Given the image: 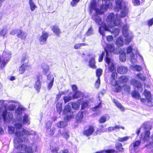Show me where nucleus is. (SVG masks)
Wrapping results in <instances>:
<instances>
[{
	"instance_id": "obj_41",
	"label": "nucleus",
	"mask_w": 153,
	"mask_h": 153,
	"mask_svg": "<svg viewBox=\"0 0 153 153\" xmlns=\"http://www.w3.org/2000/svg\"><path fill=\"white\" fill-rule=\"evenodd\" d=\"M19 144H18V146L16 147L15 146V144H14V146L17 149H19L20 150H21V151H23L25 150H26V146L25 145H20Z\"/></svg>"
},
{
	"instance_id": "obj_59",
	"label": "nucleus",
	"mask_w": 153,
	"mask_h": 153,
	"mask_svg": "<svg viewBox=\"0 0 153 153\" xmlns=\"http://www.w3.org/2000/svg\"><path fill=\"white\" fill-rule=\"evenodd\" d=\"M100 78H97V80L96 81L95 83V86L96 88H98L100 85Z\"/></svg>"
},
{
	"instance_id": "obj_17",
	"label": "nucleus",
	"mask_w": 153,
	"mask_h": 153,
	"mask_svg": "<svg viewBox=\"0 0 153 153\" xmlns=\"http://www.w3.org/2000/svg\"><path fill=\"white\" fill-rule=\"evenodd\" d=\"M131 84L134 86L137 87L138 88L140 89L141 88V91H142V85L139 81L133 79L131 80Z\"/></svg>"
},
{
	"instance_id": "obj_14",
	"label": "nucleus",
	"mask_w": 153,
	"mask_h": 153,
	"mask_svg": "<svg viewBox=\"0 0 153 153\" xmlns=\"http://www.w3.org/2000/svg\"><path fill=\"white\" fill-rule=\"evenodd\" d=\"M7 102V101L0 100V112L1 113L6 110Z\"/></svg>"
},
{
	"instance_id": "obj_54",
	"label": "nucleus",
	"mask_w": 153,
	"mask_h": 153,
	"mask_svg": "<svg viewBox=\"0 0 153 153\" xmlns=\"http://www.w3.org/2000/svg\"><path fill=\"white\" fill-rule=\"evenodd\" d=\"M54 81V77H53L51 79V81L48 82V88L49 90H50L52 88L53 85Z\"/></svg>"
},
{
	"instance_id": "obj_28",
	"label": "nucleus",
	"mask_w": 153,
	"mask_h": 153,
	"mask_svg": "<svg viewBox=\"0 0 153 153\" xmlns=\"http://www.w3.org/2000/svg\"><path fill=\"white\" fill-rule=\"evenodd\" d=\"M27 65L26 63L23 64L19 68V74H23L26 70Z\"/></svg>"
},
{
	"instance_id": "obj_6",
	"label": "nucleus",
	"mask_w": 153,
	"mask_h": 153,
	"mask_svg": "<svg viewBox=\"0 0 153 153\" xmlns=\"http://www.w3.org/2000/svg\"><path fill=\"white\" fill-rule=\"evenodd\" d=\"M143 126L145 129V132L142 133L140 139L144 141H147L149 138L150 135V130L151 129L152 126L149 123H144Z\"/></svg>"
},
{
	"instance_id": "obj_35",
	"label": "nucleus",
	"mask_w": 153,
	"mask_h": 153,
	"mask_svg": "<svg viewBox=\"0 0 153 153\" xmlns=\"http://www.w3.org/2000/svg\"><path fill=\"white\" fill-rule=\"evenodd\" d=\"M83 94L79 91H77L75 92L73 95V98L76 99L79 97H82Z\"/></svg>"
},
{
	"instance_id": "obj_57",
	"label": "nucleus",
	"mask_w": 153,
	"mask_h": 153,
	"mask_svg": "<svg viewBox=\"0 0 153 153\" xmlns=\"http://www.w3.org/2000/svg\"><path fill=\"white\" fill-rule=\"evenodd\" d=\"M137 76L138 77V78L141 80L144 81L146 79V75H144L142 74H138L137 75Z\"/></svg>"
},
{
	"instance_id": "obj_11",
	"label": "nucleus",
	"mask_w": 153,
	"mask_h": 153,
	"mask_svg": "<svg viewBox=\"0 0 153 153\" xmlns=\"http://www.w3.org/2000/svg\"><path fill=\"white\" fill-rule=\"evenodd\" d=\"M71 108L70 105H67L65 106L64 110L63 113L65 114H67V115L64 118V120H69L74 118V115H71Z\"/></svg>"
},
{
	"instance_id": "obj_31",
	"label": "nucleus",
	"mask_w": 153,
	"mask_h": 153,
	"mask_svg": "<svg viewBox=\"0 0 153 153\" xmlns=\"http://www.w3.org/2000/svg\"><path fill=\"white\" fill-rule=\"evenodd\" d=\"M25 108L22 106H19L16 110V114L20 117L22 115V111L24 110Z\"/></svg>"
},
{
	"instance_id": "obj_15",
	"label": "nucleus",
	"mask_w": 153,
	"mask_h": 153,
	"mask_svg": "<svg viewBox=\"0 0 153 153\" xmlns=\"http://www.w3.org/2000/svg\"><path fill=\"white\" fill-rule=\"evenodd\" d=\"M22 121V123L24 125H29L30 123V122L29 121V119L28 117V116L27 114H25L24 117L23 121H22V118L19 117L18 122L17 123H21V121Z\"/></svg>"
},
{
	"instance_id": "obj_38",
	"label": "nucleus",
	"mask_w": 153,
	"mask_h": 153,
	"mask_svg": "<svg viewBox=\"0 0 153 153\" xmlns=\"http://www.w3.org/2000/svg\"><path fill=\"white\" fill-rule=\"evenodd\" d=\"M131 95L132 97L135 99H140V96L138 92L135 91L132 92Z\"/></svg>"
},
{
	"instance_id": "obj_5",
	"label": "nucleus",
	"mask_w": 153,
	"mask_h": 153,
	"mask_svg": "<svg viewBox=\"0 0 153 153\" xmlns=\"http://www.w3.org/2000/svg\"><path fill=\"white\" fill-rule=\"evenodd\" d=\"M121 16H119L118 14L115 15L113 13L108 14L106 19V21L109 23L112 26H117L119 25L120 22V19Z\"/></svg>"
},
{
	"instance_id": "obj_19",
	"label": "nucleus",
	"mask_w": 153,
	"mask_h": 153,
	"mask_svg": "<svg viewBox=\"0 0 153 153\" xmlns=\"http://www.w3.org/2000/svg\"><path fill=\"white\" fill-rule=\"evenodd\" d=\"M27 34L26 33L21 30H19L18 31L17 36L22 39H26Z\"/></svg>"
},
{
	"instance_id": "obj_20",
	"label": "nucleus",
	"mask_w": 153,
	"mask_h": 153,
	"mask_svg": "<svg viewBox=\"0 0 153 153\" xmlns=\"http://www.w3.org/2000/svg\"><path fill=\"white\" fill-rule=\"evenodd\" d=\"M101 108V102H100L98 105L93 108V111H95V112L94 113V116L99 115L100 114V111L99 110Z\"/></svg>"
},
{
	"instance_id": "obj_23",
	"label": "nucleus",
	"mask_w": 153,
	"mask_h": 153,
	"mask_svg": "<svg viewBox=\"0 0 153 153\" xmlns=\"http://www.w3.org/2000/svg\"><path fill=\"white\" fill-rule=\"evenodd\" d=\"M7 102L8 103V106H7V109H8L9 110L11 111H13L14 110V109L15 108L16 106L12 104H10V103H16V101H13L12 100H10L9 101H7Z\"/></svg>"
},
{
	"instance_id": "obj_45",
	"label": "nucleus",
	"mask_w": 153,
	"mask_h": 153,
	"mask_svg": "<svg viewBox=\"0 0 153 153\" xmlns=\"http://www.w3.org/2000/svg\"><path fill=\"white\" fill-rule=\"evenodd\" d=\"M120 59L122 62H124L126 59V53L124 52H122L120 55Z\"/></svg>"
},
{
	"instance_id": "obj_53",
	"label": "nucleus",
	"mask_w": 153,
	"mask_h": 153,
	"mask_svg": "<svg viewBox=\"0 0 153 153\" xmlns=\"http://www.w3.org/2000/svg\"><path fill=\"white\" fill-rule=\"evenodd\" d=\"M69 133L68 130L65 129L64 132L62 133V135L66 139L69 137Z\"/></svg>"
},
{
	"instance_id": "obj_52",
	"label": "nucleus",
	"mask_w": 153,
	"mask_h": 153,
	"mask_svg": "<svg viewBox=\"0 0 153 153\" xmlns=\"http://www.w3.org/2000/svg\"><path fill=\"white\" fill-rule=\"evenodd\" d=\"M129 138V137L128 136H126L124 137H119L118 140L120 142H123L126 141L128 140Z\"/></svg>"
},
{
	"instance_id": "obj_9",
	"label": "nucleus",
	"mask_w": 153,
	"mask_h": 153,
	"mask_svg": "<svg viewBox=\"0 0 153 153\" xmlns=\"http://www.w3.org/2000/svg\"><path fill=\"white\" fill-rule=\"evenodd\" d=\"M10 54L4 52L2 56H0V68L2 69L10 58Z\"/></svg>"
},
{
	"instance_id": "obj_55",
	"label": "nucleus",
	"mask_w": 153,
	"mask_h": 153,
	"mask_svg": "<svg viewBox=\"0 0 153 153\" xmlns=\"http://www.w3.org/2000/svg\"><path fill=\"white\" fill-rule=\"evenodd\" d=\"M122 89H123L125 91L128 92L130 91V87L128 85H125L123 86Z\"/></svg>"
},
{
	"instance_id": "obj_1",
	"label": "nucleus",
	"mask_w": 153,
	"mask_h": 153,
	"mask_svg": "<svg viewBox=\"0 0 153 153\" xmlns=\"http://www.w3.org/2000/svg\"><path fill=\"white\" fill-rule=\"evenodd\" d=\"M106 52V56L105 60L108 65V70L110 72H113L115 70V64L114 61L110 58L111 53L114 54H118L119 51L117 48H115L113 44H107L104 48Z\"/></svg>"
},
{
	"instance_id": "obj_18",
	"label": "nucleus",
	"mask_w": 153,
	"mask_h": 153,
	"mask_svg": "<svg viewBox=\"0 0 153 153\" xmlns=\"http://www.w3.org/2000/svg\"><path fill=\"white\" fill-rule=\"evenodd\" d=\"M131 84L134 86L137 87L138 88L140 89L141 88V91H142V85L139 81L133 79L131 80Z\"/></svg>"
},
{
	"instance_id": "obj_26",
	"label": "nucleus",
	"mask_w": 153,
	"mask_h": 153,
	"mask_svg": "<svg viewBox=\"0 0 153 153\" xmlns=\"http://www.w3.org/2000/svg\"><path fill=\"white\" fill-rule=\"evenodd\" d=\"M83 117L82 112H79L76 117V119L77 122L78 123H81Z\"/></svg>"
},
{
	"instance_id": "obj_44",
	"label": "nucleus",
	"mask_w": 153,
	"mask_h": 153,
	"mask_svg": "<svg viewBox=\"0 0 153 153\" xmlns=\"http://www.w3.org/2000/svg\"><path fill=\"white\" fill-rule=\"evenodd\" d=\"M56 108L57 111L59 114L60 113L62 109V104L61 102H58L56 105Z\"/></svg>"
},
{
	"instance_id": "obj_30",
	"label": "nucleus",
	"mask_w": 153,
	"mask_h": 153,
	"mask_svg": "<svg viewBox=\"0 0 153 153\" xmlns=\"http://www.w3.org/2000/svg\"><path fill=\"white\" fill-rule=\"evenodd\" d=\"M123 39L121 36H120L118 38L116 42V45L119 46H122L123 45Z\"/></svg>"
},
{
	"instance_id": "obj_42",
	"label": "nucleus",
	"mask_w": 153,
	"mask_h": 153,
	"mask_svg": "<svg viewBox=\"0 0 153 153\" xmlns=\"http://www.w3.org/2000/svg\"><path fill=\"white\" fill-rule=\"evenodd\" d=\"M141 143L140 141H136L133 142L131 145L135 149H137L140 145Z\"/></svg>"
},
{
	"instance_id": "obj_7",
	"label": "nucleus",
	"mask_w": 153,
	"mask_h": 153,
	"mask_svg": "<svg viewBox=\"0 0 153 153\" xmlns=\"http://www.w3.org/2000/svg\"><path fill=\"white\" fill-rule=\"evenodd\" d=\"M114 71L112 72V73L110 79V82L112 85H115L113 89V90L115 92H120L122 88L118 85L119 82L115 79V76H117V73L116 72Z\"/></svg>"
},
{
	"instance_id": "obj_40",
	"label": "nucleus",
	"mask_w": 153,
	"mask_h": 153,
	"mask_svg": "<svg viewBox=\"0 0 153 153\" xmlns=\"http://www.w3.org/2000/svg\"><path fill=\"white\" fill-rule=\"evenodd\" d=\"M131 68L132 70H136L137 71H140L142 70L141 67L137 65H131Z\"/></svg>"
},
{
	"instance_id": "obj_56",
	"label": "nucleus",
	"mask_w": 153,
	"mask_h": 153,
	"mask_svg": "<svg viewBox=\"0 0 153 153\" xmlns=\"http://www.w3.org/2000/svg\"><path fill=\"white\" fill-rule=\"evenodd\" d=\"M72 98V96L69 95L65 96L64 97L63 99L65 103H66L69 102L71 100Z\"/></svg>"
},
{
	"instance_id": "obj_3",
	"label": "nucleus",
	"mask_w": 153,
	"mask_h": 153,
	"mask_svg": "<svg viewBox=\"0 0 153 153\" xmlns=\"http://www.w3.org/2000/svg\"><path fill=\"white\" fill-rule=\"evenodd\" d=\"M102 1L103 5L101 7V10H99L96 8V1L93 0L90 6L91 10H94L97 14H102L108 8H111L112 7V4L109 0H98V2Z\"/></svg>"
},
{
	"instance_id": "obj_2",
	"label": "nucleus",
	"mask_w": 153,
	"mask_h": 153,
	"mask_svg": "<svg viewBox=\"0 0 153 153\" xmlns=\"http://www.w3.org/2000/svg\"><path fill=\"white\" fill-rule=\"evenodd\" d=\"M21 123H16L15 125L16 129L15 133L16 137L14 140V142L16 147L18 146V144L21 143L23 140L21 138L24 135L28 136L30 135H35L36 132L33 131H29L22 127V121Z\"/></svg>"
},
{
	"instance_id": "obj_50",
	"label": "nucleus",
	"mask_w": 153,
	"mask_h": 153,
	"mask_svg": "<svg viewBox=\"0 0 153 153\" xmlns=\"http://www.w3.org/2000/svg\"><path fill=\"white\" fill-rule=\"evenodd\" d=\"M128 56L129 57V59L130 61L132 64L136 62V58L134 54L132 55L129 56Z\"/></svg>"
},
{
	"instance_id": "obj_58",
	"label": "nucleus",
	"mask_w": 153,
	"mask_h": 153,
	"mask_svg": "<svg viewBox=\"0 0 153 153\" xmlns=\"http://www.w3.org/2000/svg\"><path fill=\"white\" fill-rule=\"evenodd\" d=\"M15 129L13 127L10 126L8 127V132L10 134H13L15 131Z\"/></svg>"
},
{
	"instance_id": "obj_13",
	"label": "nucleus",
	"mask_w": 153,
	"mask_h": 153,
	"mask_svg": "<svg viewBox=\"0 0 153 153\" xmlns=\"http://www.w3.org/2000/svg\"><path fill=\"white\" fill-rule=\"evenodd\" d=\"M48 36V34L47 33L43 32L42 35L39 39V42L40 44L43 45L45 44L46 41L47 39Z\"/></svg>"
},
{
	"instance_id": "obj_49",
	"label": "nucleus",
	"mask_w": 153,
	"mask_h": 153,
	"mask_svg": "<svg viewBox=\"0 0 153 153\" xmlns=\"http://www.w3.org/2000/svg\"><path fill=\"white\" fill-rule=\"evenodd\" d=\"M132 47L131 46H129L127 48L126 51L128 55V56L133 54V53L132 51Z\"/></svg>"
},
{
	"instance_id": "obj_46",
	"label": "nucleus",
	"mask_w": 153,
	"mask_h": 153,
	"mask_svg": "<svg viewBox=\"0 0 153 153\" xmlns=\"http://www.w3.org/2000/svg\"><path fill=\"white\" fill-rule=\"evenodd\" d=\"M128 27L126 25H124L123 27V34L124 37L126 36V34H128Z\"/></svg>"
},
{
	"instance_id": "obj_12",
	"label": "nucleus",
	"mask_w": 153,
	"mask_h": 153,
	"mask_svg": "<svg viewBox=\"0 0 153 153\" xmlns=\"http://www.w3.org/2000/svg\"><path fill=\"white\" fill-rule=\"evenodd\" d=\"M1 116L4 121L9 122L11 121L13 118V113L11 112H7V110L4 111L2 112Z\"/></svg>"
},
{
	"instance_id": "obj_63",
	"label": "nucleus",
	"mask_w": 153,
	"mask_h": 153,
	"mask_svg": "<svg viewBox=\"0 0 153 153\" xmlns=\"http://www.w3.org/2000/svg\"><path fill=\"white\" fill-rule=\"evenodd\" d=\"M51 123L50 121H48L47 123L46 124V128L47 130H48L51 128Z\"/></svg>"
},
{
	"instance_id": "obj_37",
	"label": "nucleus",
	"mask_w": 153,
	"mask_h": 153,
	"mask_svg": "<svg viewBox=\"0 0 153 153\" xmlns=\"http://www.w3.org/2000/svg\"><path fill=\"white\" fill-rule=\"evenodd\" d=\"M29 3L30 10L32 11H34L35 9L36 8V6L35 5L32 0H30Z\"/></svg>"
},
{
	"instance_id": "obj_62",
	"label": "nucleus",
	"mask_w": 153,
	"mask_h": 153,
	"mask_svg": "<svg viewBox=\"0 0 153 153\" xmlns=\"http://www.w3.org/2000/svg\"><path fill=\"white\" fill-rule=\"evenodd\" d=\"M25 151L27 153H32L33 152L32 149L30 147H27Z\"/></svg>"
},
{
	"instance_id": "obj_32",
	"label": "nucleus",
	"mask_w": 153,
	"mask_h": 153,
	"mask_svg": "<svg viewBox=\"0 0 153 153\" xmlns=\"http://www.w3.org/2000/svg\"><path fill=\"white\" fill-rule=\"evenodd\" d=\"M41 67L43 69V72L45 74H46L49 71V67L46 64H42L41 66Z\"/></svg>"
},
{
	"instance_id": "obj_34",
	"label": "nucleus",
	"mask_w": 153,
	"mask_h": 153,
	"mask_svg": "<svg viewBox=\"0 0 153 153\" xmlns=\"http://www.w3.org/2000/svg\"><path fill=\"white\" fill-rule=\"evenodd\" d=\"M126 36L125 37L126 38L125 40V43L126 44H128L130 42L133 38V36L132 34H126Z\"/></svg>"
},
{
	"instance_id": "obj_61",
	"label": "nucleus",
	"mask_w": 153,
	"mask_h": 153,
	"mask_svg": "<svg viewBox=\"0 0 153 153\" xmlns=\"http://www.w3.org/2000/svg\"><path fill=\"white\" fill-rule=\"evenodd\" d=\"M27 56L26 55H25L22 56L21 59L22 62H24L27 60Z\"/></svg>"
},
{
	"instance_id": "obj_16",
	"label": "nucleus",
	"mask_w": 153,
	"mask_h": 153,
	"mask_svg": "<svg viewBox=\"0 0 153 153\" xmlns=\"http://www.w3.org/2000/svg\"><path fill=\"white\" fill-rule=\"evenodd\" d=\"M128 71V68L124 66H120L117 68L118 73L120 74H125Z\"/></svg>"
},
{
	"instance_id": "obj_21",
	"label": "nucleus",
	"mask_w": 153,
	"mask_h": 153,
	"mask_svg": "<svg viewBox=\"0 0 153 153\" xmlns=\"http://www.w3.org/2000/svg\"><path fill=\"white\" fill-rule=\"evenodd\" d=\"M92 18L97 24L100 25H101V27L102 26V24L104 23L102 22L101 19L97 15H94L93 16Z\"/></svg>"
},
{
	"instance_id": "obj_36",
	"label": "nucleus",
	"mask_w": 153,
	"mask_h": 153,
	"mask_svg": "<svg viewBox=\"0 0 153 153\" xmlns=\"http://www.w3.org/2000/svg\"><path fill=\"white\" fill-rule=\"evenodd\" d=\"M109 118L110 117L108 115L103 116L100 118L99 122L101 123H105L107 120H108Z\"/></svg>"
},
{
	"instance_id": "obj_10",
	"label": "nucleus",
	"mask_w": 153,
	"mask_h": 153,
	"mask_svg": "<svg viewBox=\"0 0 153 153\" xmlns=\"http://www.w3.org/2000/svg\"><path fill=\"white\" fill-rule=\"evenodd\" d=\"M144 95L145 96L146 99L141 98L140 99L141 102L149 106L152 105L151 102V96L150 93L145 90L144 92Z\"/></svg>"
},
{
	"instance_id": "obj_25",
	"label": "nucleus",
	"mask_w": 153,
	"mask_h": 153,
	"mask_svg": "<svg viewBox=\"0 0 153 153\" xmlns=\"http://www.w3.org/2000/svg\"><path fill=\"white\" fill-rule=\"evenodd\" d=\"M94 131V128L93 127L90 126L89 129L83 132V134L87 136L91 135Z\"/></svg>"
},
{
	"instance_id": "obj_27",
	"label": "nucleus",
	"mask_w": 153,
	"mask_h": 153,
	"mask_svg": "<svg viewBox=\"0 0 153 153\" xmlns=\"http://www.w3.org/2000/svg\"><path fill=\"white\" fill-rule=\"evenodd\" d=\"M89 65L91 68L95 69L96 68L94 57H92L89 62Z\"/></svg>"
},
{
	"instance_id": "obj_64",
	"label": "nucleus",
	"mask_w": 153,
	"mask_h": 153,
	"mask_svg": "<svg viewBox=\"0 0 153 153\" xmlns=\"http://www.w3.org/2000/svg\"><path fill=\"white\" fill-rule=\"evenodd\" d=\"M73 1L71 2V4L72 6H74L76 4L79 2V0H72Z\"/></svg>"
},
{
	"instance_id": "obj_29",
	"label": "nucleus",
	"mask_w": 153,
	"mask_h": 153,
	"mask_svg": "<svg viewBox=\"0 0 153 153\" xmlns=\"http://www.w3.org/2000/svg\"><path fill=\"white\" fill-rule=\"evenodd\" d=\"M80 102V100H78L77 102H72L71 105L73 108L75 110H78L79 108Z\"/></svg>"
},
{
	"instance_id": "obj_43",
	"label": "nucleus",
	"mask_w": 153,
	"mask_h": 153,
	"mask_svg": "<svg viewBox=\"0 0 153 153\" xmlns=\"http://www.w3.org/2000/svg\"><path fill=\"white\" fill-rule=\"evenodd\" d=\"M120 128H122L123 129H124V127L120 126H116L115 127H111L108 128V130L109 131H111L112 130L119 129Z\"/></svg>"
},
{
	"instance_id": "obj_39",
	"label": "nucleus",
	"mask_w": 153,
	"mask_h": 153,
	"mask_svg": "<svg viewBox=\"0 0 153 153\" xmlns=\"http://www.w3.org/2000/svg\"><path fill=\"white\" fill-rule=\"evenodd\" d=\"M52 30L53 32L57 35L59 36L60 33L59 29L57 26H53Z\"/></svg>"
},
{
	"instance_id": "obj_48",
	"label": "nucleus",
	"mask_w": 153,
	"mask_h": 153,
	"mask_svg": "<svg viewBox=\"0 0 153 153\" xmlns=\"http://www.w3.org/2000/svg\"><path fill=\"white\" fill-rule=\"evenodd\" d=\"M81 109H84L85 108L87 107L88 105V101L87 100L82 101Z\"/></svg>"
},
{
	"instance_id": "obj_33",
	"label": "nucleus",
	"mask_w": 153,
	"mask_h": 153,
	"mask_svg": "<svg viewBox=\"0 0 153 153\" xmlns=\"http://www.w3.org/2000/svg\"><path fill=\"white\" fill-rule=\"evenodd\" d=\"M113 102L117 106V107L119 108L121 111H123L124 110V108L121 105V104L117 100L114 99Z\"/></svg>"
},
{
	"instance_id": "obj_8",
	"label": "nucleus",
	"mask_w": 153,
	"mask_h": 153,
	"mask_svg": "<svg viewBox=\"0 0 153 153\" xmlns=\"http://www.w3.org/2000/svg\"><path fill=\"white\" fill-rule=\"evenodd\" d=\"M123 0H116V6L115 9L118 10L121 9V15L122 17L126 16L128 12L127 8L125 5H122L121 4L122 3Z\"/></svg>"
},
{
	"instance_id": "obj_4",
	"label": "nucleus",
	"mask_w": 153,
	"mask_h": 153,
	"mask_svg": "<svg viewBox=\"0 0 153 153\" xmlns=\"http://www.w3.org/2000/svg\"><path fill=\"white\" fill-rule=\"evenodd\" d=\"M114 27L112 26V25L108 26L105 23L102 24V26L100 27L99 30L100 34L103 36L102 39H104L105 36L104 32L106 30L111 32L115 36L118 35L120 31L119 29L114 28H112Z\"/></svg>"
},
{
	"instance_id": "obj_51",
	"label": "nucleus",
	"mask_w": 153,
	"mask_h": 153,
	"mask_svg": "<svg viewBox=\"0 0 153 153\" xmlns=\"http://www.w3.org/2000/svg\"><path fill=\"white\" fill-rule=\"evenodd\" d=\"M102 70L100 68H99L96 70V74L97 78H100V76L102 74Z\"/></svg>"
},
{
	"instance_id": "obj_24",
	"label": "nucleus",
	"mask_w": 153,
	"mask_h": 153,
	"mask_svg": "<svg viewBox=\"0 0 153 153\" xmlns=\"http://www.w3.org/2000/svg\"><path fill=\"white\" fill-rule=\"evenodd\" d=\"M65 121H60L59 122L56 124V126L59 128H63L66 127L67 125V123L66 120H65Z\"/></svg>"
},
{
	"instance_id": "obj_22",
	"label": "nucleus",
	"mask_w": 153,
	"mask_h": 153,
	"mask_svg": "<svg viewBox=\"0 0 153 153\" xmlns=\"http://www.w3.org/2000/svg\"><path fill=\"white\" fill-rule=\"evenodd\" d=\"M39 76H38L37 77L34 86V88L38 92L39 91V90L41 87V84L39 80Z\"/></svg>"
},
{
	"instance_id": "obj_47",
	"label": "nucleus",
	"mask_w": 153,
	"mask_h": 153,
	"mask_svg": "<svg viewBox=\"0 0 153 153\" xmlns=\"http://www.w3.org/2000/svg\"><path fill=\"white\" fill-rule=\"evenodd\" d=\"M128 80V77L124 76H122L119 78V81L121 83H125Z\"/></svg>"
},
{
	"instance_id": "obj_60",
	"label": "nucleus",
	"mask_w": 153,
	"mask_h": 153,
	"mask_svg": "<svg viewBox=\"0 0 153 153\" xmlns=\"http://www.w3.org/2000/svg\"><path fill=\"white\" fill-rule=\"evenodd\" d=\"M104 54L105 53L102 52V53L100 55L98 59L99 62H101L102 61Z\"/></svg>"
}]
</instances>
